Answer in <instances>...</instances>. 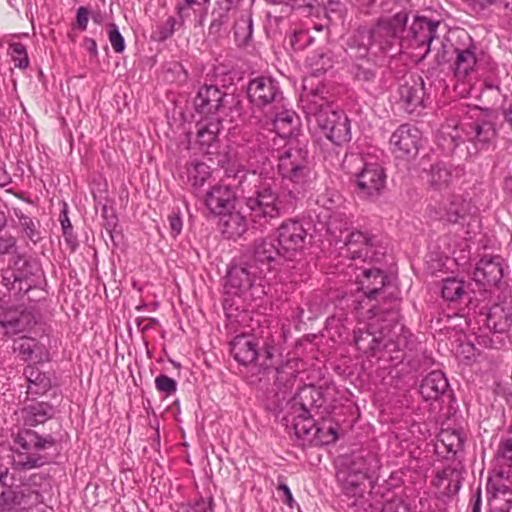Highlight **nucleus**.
Wrapping results in <instances>:
<instances>
[{
  "label": "nucleus",
  "instance_id": "nucleus-32",
  "mask_svg": "<svg viewBox=\"0 0 512 512\" xmlns=\"http://www.w3.org/2000/svg\"><path fill=\"white\" fill-rule=\"evenodd\" d=\"M324 136L335 145H342L351 140V126L347 115H340V121L328 127Z\"/></svg>",
  "mask_w": 512,
  "mask_h": 512
},
{
  "label": "nucleus",
  "instance_id": "nucleus-59",
  "mask_svg": "<svg viewBox=\"0 0 512 512\" xmlns=\"http://www.w3.org/2000/svg\"><path fill=\"white\" fill-rule=\"evenodd\" d=\"M171 230L178 235L182 230V220L178 215H172L169 217Z\"/></svg>",
  "mask_w": 512,
  "mask_h": 512
},
{
  "label": "nucleus",
  "instance_id": "nucleus-10",
  "mask_svg": "<svg viewBox=\"0 0 512 512\" xmlns=\"http://www.w3.org/2000/svg\"><path fill=\"white\" fill-rule=\"evenodd\" d=\"M400 103L406 112L412 114L425 107V84L421 76L404 77L399 87Z\"/></svg>",
  "mask_w": 512,
  "mask_h": 512
},
{
  "label": "nucleus",
  "instance_id": "nucleus-26",
  "mask_svg": "<svg viewBox=\"0 0 512 512\" xmlns=\"http://www.w3.org/2000/svg\"><path fill=\"white\" fill-rule=\"evenodd\" d=\"M24 422L28 426L42 424L54 415V408L48 402H37L23 409Z\"/></svg>",
  "mask_w": 512,
  "mask_h": 512
},
{
  "label": "nucleus",
  "instance_id": "nucleus-22",
  "mask_svg": "<svg viewBox=\"0 0 512 512\" xmlns=\"http://www.w3.org/2000/svg\"><path fill=\"white\" fill-rule=\"evenodd\" d=\"M486 326L496 333H504L512 325V310L508 304H495L486 315Z\"/></svg>",
  "mask_w": 512,
  "mask_h": 512
},
{
  "label": "nucleus",
  "instance_id": "nucleus-8",
  "mask_svg": "<svg viewBox=\"0 0 512 512\" xmlns=\"http://www.w3.org/2000/svg\"><path fill=\"white\" fill-rule=\"evenodd\" d=\"M421 133L409 124L398 127L390 137V145L397 158H414L418 154Z\"/></svg>",
  "mask_w": 512,
  "mask_h": 512
},
{
  "label": "nucleus",
  "instance_id": "nucleus-42",
  "mask_svg": "<svg viewBox=\"0 0 512 512\" xmlns=\"http://www.w3.org/2000/svg\"><path fill=\"white\" fill-rule=\"evenodd\" d=\"M442 21L427 16L416 15L410 26V32H436Z\"/></svg>",
  "mask_w": 512,
  "mask_h": 512
},
{
  "label": "nucleus",
  "instance_id": "nucleus-63",
  "mask_svg": "<svg viewBox=\"0 0 512 512\" xmlns=\"http://www.w3.org/2000/svg\"><path fill=\"white\" fill-rule=\"evenodd\" d=\"M65 237V240L66 242L68 243V245L72 248V249H75L76 246H77V239L76 237L73 235L72 233V230H68V234L67 235H64Z\"/></svg>",
  "mask_w": 512,
  "mask_h": 512
},
{
  "label": "nucleus",
  "instance_id": "nucleus-20",
  "mask_svg": "<svg viewBox=\"0 0 512 512\" xmlns=\"http://www.w3.org/2000/svg\"><path fill=\"white\" fill-rule=\"evenodd\" d=\"M386 275L379 269H360V274L356 275V280L361 290L368 298H375L380 290L385 286Z\"/></svg>",
  "mask_w": 512,
  "mask_h": 512
},
{
  "label": "nucleus",
  "instance_id": "nucleus-17",
  "mask_svg": "<svg viewBox=\"0 0 512 512\" xmlns=\"http://www.w3.org/2000/svg\"><path fill=\"white\" fill-rule=\"evenodd\" d=\"M230 351L234 359L241 365L254 363L259 354L255 339L245 334L238 335L232 340Z\"/></svg>",
  "mask_w": 512,
  "mask_h": 512
},
{
  "label": "nucleus",
  "instance_id": "nucleus-44",
  "mask_svg": "<svg viewBox=\"0 0 512 512\" xmlns=\"http://www.w3.org/2000/svg\"><path fill=\"white\" fill-rule=\"evenodd\" d=\"M496 459L501 465L512 466V438L500 442Z\"/></svg>",
  "mask_w": 512,
  "mask_h": 512
},
{
  "label": "nucleus",
  "instance_id": "nucleus-28",
  "mask_svg": "<svg viewBox=\"0 0 512 512\" xmlns=\"http://www.w3.org/2000/svg\"><path fill=\"white\" fill-rule=\"evenodd\" d=\"M468 135L470 140L473 141L476 146L480 149H484L495 139L496 131L490 122H474L470 126Z\"/></svg>",
  "mask_w": 512,
  "mask_h": 512
},
{
  "label": "nucleus",
  "instance_id": "nucleus-23",
  "mask_svg": "<svg viewBox=\"0 0 512 512\" xmlns=\"http://www.w3.org/2000/svg\"><path fill=\"white\" fill-rule=\"evenodd\" d=\"M273 135L262 132H245L243 135V144L241 145V154H245L249 159L257 158L258 155L264 154L270 148L269 137Z\"/></svg>",
  "mask_w": 512,
  "mask_h": 512
},
{
  "label": "nucleus",
  "instance_id": "nucleus-62",
  "mask_svg": "<svg viewBox=\"0 0 512 512\" xmlns=\"http://www.w3.org/2000/svg\"><path fill=\"white\" fill-rule=\"evenodd\" d=\"M475 502L472 507V512H481V489L477 488L476 494H475Z\"/></svg>",
  "mask_w": 512,
  "mask_h": 512
},
{
  "label": "nucleus",
  "instance_id": "nucleus-48",
  "mask_svg": "<svg viewBox=\"0 0 512 512\" xmlns=\"http://www.w3.org/2000/svg\"><path fill=\"white\" fill-rule=\"evenodd\" d=\"M155 386L158 391L166 393L167 395L173 394L177 389L176 381L163 374L156 377Z\"/></svg>",
  "mask_w": 512,
  "mask_h": 512
},
{
  "label": "nucleus",
  "instance_id": "nucleus-27",
  "mask_svg": "<svg viewBox=\"0 0 512 512\" xmlns=\"http://www.w3.org/2000/svg\"><path fill=\"white\" fill-rule=\"evenodd\" d=\"M220 126L221 122L218 117L197 123V142L202 149H208L217 140Z\"/></svg>",
  "mask_w": 512,
  "mask_h": 512
},
{
  "label": "nucleus",
  "instance_id": "nucleus-50",
  "mask_svg": "<svg viewBox=\"0 0 512 512\" xmlns=\"http://www.w3.org/2000/svg\"><path fill=\"white\" fill-rule=\"evenodd\" d=\"M442 442L447 447L449 452L456 454L463 448V440L458 434H443Z\"/></svg>",
  "mask_w": 512,
  "mask_h": 512
},
{
  "label": "nucleus",
  "instance_id": "nucleus-7",
  "mask_svg": "<svg viewBox=\"0 0 512 512\" xmlns=\"http://www.w3.org/2000/svg\"><path fill=\"white\" fill-rule=\"evenodd\" d=\"M355 176L357 193L361 197L376 198L385 187L386 175L378 163H364Z\"/></svg>",
  "mask_w": 512,
  "mask_h": 512
},
{
  "label": "nucleus",
  "instance_id": "nucleus-16",
  "mask_svg": "<svg viewBox=\"0 0 512 512\" xmlns=\"http://www.w3.org/2000/svg\"><path fill=\"white\" fill-rule=\"evenodd\" d=\"M224 97L225 94L216 86H204L199 89L194 99L195 109L201 114L214 115L221 108Z\"/></svg>",
  "mask_w": 512,
  "mask_h": 512
},
{
  "label": "nucleus",
  "instance_id": "nucleus-56",
  "mask_svg": "<svg viewBox=\"0 0 512 512\" xmlns=\"http://www.w3.org/2000/svg\"><path fill=\"white\" fill-rule=\"evenodd\" d=\"M212 16H213V19L211 20V23H210V30L221 29V26L225 22H227V19H228L227 15L223 14V13H218L217 15H215V13L213 12Z\"/></svg>",
  "mask_w": 512,
  "mask_h": 512
},
{
  "label": "nucleus",
  "instance_id": "nucleus-47",
  "mask_svg": "<svg viewBox=\"0 0 512 512\" xmlns=\"http://www.w3.org/2000/svg\"><path fill=\"white\" fill-rule=\"evenodd\" d=\"M326 16L330 24L342 21L343 4L338 0H329L325 6Z\"/></svg>",
  "mask_w": 512,
  "mask_h": 512
},
{
  "label": "nucleus",
  "instance_id": "nucleus-60",
  "mask_svg": "<svg viewBox=\"0 0 512 512\" xmlns=\"http://www.w3.org/2000/svg\"><path fill=\"white\" fill-rule=\"evenodd\" d=\"M278 490H281L284 493V495L286 496V501H285L286 504L288 506L292 507V503L294 502V499H293L291 490L288 487V485H286L285 483H280L278 486Z\"/></svg>",
  "mask_w": 512,
  "mask_h": 512
},
{
  "label": "nucleus",
  "instance_id": "nucleus-6",
  "mask_svg": "<svg viewBox=\"0 0 512 512\" xmlns=\"http://www.w3.org/2000/svg\"><path fill=\"white\" fill-rule=\"evenodd\" d=\"M307 231L299 221H288L281 224L278 229L277 244L282 258L294 260L301 255L307 244Z\"/></svg>",
  "mask_w": 512,
  "mask_h": 512
},
{
  "label": "nucleus",
  "instance_id": "nucleus-1",
  "mask_svg": "<svg viewBox=\"0 0 512 512\" xmlns=\"http://www.w3.org/2000/svg\"><path fill=\"white\" fill-rule=\"evenodd\" d=\"M225 170V176L235 183L215 185L205 194L204 203L210 213L221 216L234 209L236 194L231 186L242 188L245 182L252 184L254 190L245 196V206L251 221L265 227L272 220L284 214L290 205L279 195V181L273 176L249 173L236 160H219Z\"/></svg>",
  "mask_w": 512,
  "mask_h": 512
},
{
  "label": "nucleus",
  "instance_id": "nucleus-58",
  "mask_svg": "<svg viewBox=\"0 0 512 512\" xmlns=\"http://www.w3.org/2000/svg\"><path fill=\"white\" fill-rule=\"evenodd\" d=\"M50 387L40 388L39 383L28 384L27 394L30 396H39L45 394Z\"/></svg>",
  "mask_w": 512,
  "mask_h": 512
},
{
  "label": "nucleus",
  "instance_id": "nucleus-24",
  "mask_svg": "<svg viewBox=\"0 0 512 512\" xmlns=\"http://www.w3.org/2000/svg\"><path fill=\"white\" fill-rule=\"evenodd\" d=\"M13 350L18 352L25 361L40 362L47 356V351L43 345H40L33 338L24 336L14 341Z\"/></svg>",
  "mask_w": 512,
  "mask_h": 512
},
{
  "label": "nucleus",
  "instance_id": "nucleus-15",
  "mask_svg": "<svg viewBox=\"0 0 512 512\" xmlns=\"http://www.w3.org/2000/svg\"><path fill=\"white\" fill-rule=\"evenodd\" d=\"M294 416L292 420V427L294 434L297 438L307 439L313 441L321 432V428L317 427L312 419L309 411L303 404L294 405Z\"/></svg>",
  "mask_w": 512,
  "mask_h": 512
},
{
  "label": "nucleus",
  "instance_id": "nucleus-39",
  "mask_svg": "<svg viewBox=\"0 0 512 512\" xmlns=\"http://www.w3.org/2000/svg\"><path fill=\"white\" fill-rule=\"evenodd\" d=\"M0 512H27L21 507V496L12 490L0 494Z\"/></svg>",
  "mask_w": 512,
  "mask_h": 512
},
{
  "label": "nucleus",
  "instance_id": "nucleus-57",
  "mask_svg": "<svg viewBox=\"0 0 512 512\" xmlns=\"http://www.w3.org/2000/svg\"><path fill=\"white\" fill-rule=\"evenodd\" d=\"M236 26L239 28V29H247L248 32H252L253 30V22H252V18L250 15H244L242 16L237 22H236Z\"/></svg>",
  "mask_w": 512,
  "mask_h": 512
},
{
  "label": "nucleus",
  "instance_id": "nucleus-31",
  "mask_svg": "<svg viewBox=\"0 0 512 512\" xmlns=\"http://www.w3.org/2000/svg\"><path fill=\"white\" fill-rule=\"evenodd\" d=\"M299 125L295 112L285 110L278 113L274 119V128L281 137H291Z\"/></svg>",
  "mask_w": 512,
  "mask_h": 512
},
{
  "label": "nucleus",
  "instance_id": "nucleus-45",
  "mask_svg": "<svg viewBox=\"0 0 512 512\" xmlns=\"http://www.w3.org/2000/svg\"><path fill=\"white\" fill-rule=\"evenodd\" d=\"M24 375L28 384L39 383L40 388L42 387V389L45 387H51L50 379L34 366H27L24 370Z\"/></svg>",
  "mask_w": 512,
  "mask_h": 512
},
{
  "label": "nucleus",
  "instance_id": "nucleus-52",
  "mask_svg": "<svg viewBox=\"0 0 512 512\" xmlns=\"http://www.w3.org/2000/svg\"><path fill=\"white\" fill-rule=\"evenodd\" d=\"M380 512H410V508L403 501H391L385 503Z\"/></svg>",
  "mask_w": 512,
  "mask_h": 512
},
{
  "label": "nucleus",
  "instance_id": "nucleus-29",
  "mask_svg": "<svg viewBox=\"0 0 512 512\" xmlns=\"http://www.w3.org/2000/svg\"><path fill=\"white\" fill-rule=\"evenodd\" d=\"M456 59L454 62V74L457 78H465L470 72L474 70L476 65V56L471 48L455 49Z\"/></svg>",
  "mask_w": 512,
  "mask_h": 512
},
{
  "label": "nucleus",
  "instance_id": "nucleus-49",
  "mask_svg": "<svg viewBox=\"0 0 512 512\" xmlns=\"http://www.w3.org/2000/svg\"><path fill=\"white\" fill-rule=\"evenodd\" d=\"M18 219H19V224L22 227V229L24 230V232L26 233V235L32 241L36 242L40 237L37 232L36 224L34 223V221L30 217L23 215V214L21 216H19Z\"/></svg>",
  "mask_w": 512,
  "mask_h": 512
},
{
  "label": "nucleus",
  "instance_id": "nucleus-37",
  "mask_svg": "<svg viewBox=\"0 0 512 512\" xmlns=\"http://www.w3.org/2000/svg\"><path fill=\"white\" fill-rule=\"evenodd\" d=\"M407 14L400 12L392 17H382L377 21L376 27L387 32H402L407 24Z\"/></svg>",
  "mask_w": 512,
  "mask_h": 512
},
{
  "label": "nucleus",
  "instance_id": "nucleus-12",
  "mask_svg": "<svg viewBox=\"0 0 512 512\" xmlns=\"http://www.w3.org/2000/svg\"><path fill=\"white\" fill-rule=\"evenodd\" d=\"M503 276L502 258L485 255L477 263L474 270V280L482 286H495Z\"/></svg>",
  "mask_w": 512,
  "mask_h": 512
},
{
  "label": "nucleus",
  "instance_id": "nucleus-51",
  "mask_svg": "<svg viewBox=\"0 0 512 512\" xmlns=\"http://www.w3.org/2000/svg\"><path fill=\"white\" fill-rule=\"evenodd\" d=\"M89 18V9L84 6L79 7L76 14V28L80 30H85L87 28Z\"/></svg>",
  "mask_w": 512,
  "mask_h": 512
},
{
  "label": "nucleus",
  "instance_id": "nucleus-4",
  "mask_svg": "<svg viewBox=\"0 0 512 512\" xmlns=\"http://www.w3.org/2000/svg\"><path fill=\"white\" fill-rule=\"evenodd\" d=\"M301 103L309 122L314 121L323 134H326L328 127L334 126L340 121V115H346L341 110L333 109L331 103L324 96L323 88L304 87L301 96Z\"/></svg>",
  "mask_w": 512,
  "mask_h": 512
},
{
  "label": "nucleus",
  "instance_id": "nucleus-9",
  "mask_svg": "<svg viewBox=\"0 0 512 512\" xmlns=\"http://www.w3.org/2000/svg\"><path fill=\"white\" fill-rule=\"evenodd\" d=\"M242 257L249 262H254L258 268H264L262 271L267 274L271 269V263L282 258V253L276 239L264 238L255 240Z\"/></svg>",
  "mask_w": 512,
  "mask_h": 512
},
{
  "label": "nucleus",
  "instance_id": "nucleus-38",
  "mask_svg": "<svg viewBox=\"0 0 512 512\" xmlns=\"http://www.w3.org/2000/svg\"><path fill=\"white\" fill-rule=\"evenodd\" d=\"M310 74L313 77H320L330 68H332V61L327 54H313L307 58Z\"/></svg>",
  "mask_w": 512,
  "mask_h": 512
},
{
  "label": "nucleus",
  "instance_id": "nucleus-18",
  "mask_svg": "<svg viewBox=\"0 0 512 512\" xmlns=\"http://www.w3.org/2000/svg\"><path fill=\"white\" fill-rule=\"evenodd\" d=\"M449 388L445 374L439 370L430 372L421 382L419 392L424 400H438Z\"/></svg>",
  "mask_w": 512,
  "mask_h": 512
},
{
  "label": "nucleus",
  "instance_id": "nucleus-55",
  "mask_svg": "<svg viewBox=\"0 0 512 512\" xmlns=\"http://www.w3.org/2000/svg\"><path fill=\"white\" fill-rule=\"evenodd\" d=\"M110 43L117 53H121L125 49V42L122 34H109Z\"/></svg>",
  "mask_w": 512,
  "mask_h": 512
},
{
  "label": "nucleus",
  "instance_id": "nucleus-11",
  "mask_svg": "<svg viewBox=\"0 0 512 512\" xmlns=\"http://www.w3.org/2000/svg\"><path fill=\"white\" fill-rule=\"evenodd\" d=\"M247 94L256 106H266L282 98L279 85L270 77H258L249 82Z\"/></svg>",
  "mask_w": 512,
  "mask_h": 512
},
{
  "label": "nucleus",
  "instance_id": "nucleus-30",
  "mask_svg": "<svg viewBox=\"0 0 512 512\" xmlns=\"http://www.w3.org/2000/svg\"><path fill=\"white\" fill-rule=\"evenodd\" d=\"M211 170L203 162H192L187 167V179L194 193H198L205 182L210 178Z\"/></svg>",
  "mask_w": 512,
  "mask_h": 512
},
{
  "label": "nucleus",
  "instance_id": "nucleus-54",
  "mask_svg": "<svg viewBox=\"0 0 512 512\" xmlns=\"http://www.w3.org/2000/svg\"><path fill=\"white\" fill-rule=\"evenodd\" d=\"M353 73L356 79L365 82L371 81L375 76L373 71L365 69L361 66H355Z\"/></svg>",
  "mask_w": 512,
  "mask_h": 512
},
{
  "label": "nucleus",
  "instance_id": "nucleus-46",
  "mask_svg": "<svg viewBox=\"0 0 512 512\" xmlns=\"http://www.w3.org/2000/svg\"><path fill=\"white\" fill-rule=\"evenodd\" d=\"M177 512H213V499L200 498L192 504L183 506Z\"/></svg>",
  "mask_w": 512,
  "mask_h": 512
},
{
  "label": "nucleus",
  "instance_id": "nucleus-21",
  "mask_svg": "<svg viewBox=\"0 0 512 512\" xmlns=\"http://www.w3.org/2000/svg\"><path fill=\"white\" fill-rule=\"evenodd\" d=\"M35 323V316L29 311L5 315L0 319V325L5 329V333L8 336L28 332Z\"/></svg>",
  "mask_w": 512,
  "mask_h": 512
},
{
  "label": "nucleus",
  "instance_id": "nucleus-25",
  "mask_svg": "<svg viewBox=\"0 0 512 512\" xmlns=\"http://www.w3.org/2000/svg\"><path fill=\"white\" fill-rule=\"evenodd\" d=\"M220 217L221 231L226 238L236 239L246 232L247 221L239 211L233 209Z\"/></svg>",
  "mask_w": 512,
  "mask_h": 512
},
{
  "label": "nucleus",
  "instance_id": "nucleus-3",
  "mask_svg": "<svg viewBox=\"0 0 512 512\" xmlns=\"http://www.w3.org/2000/svg\"><path fill=\"white\" fill-rule=\"evenodd\" d=\"M278 172L283 179L304 188L312 180V169L306 144L290 139L278 155Z\"/></svg>",
  "mask_w": 512,
  "mask_h": 512
},
{
  "label": "nucleus",
  "instance_id": "nucleus-40",
  "mask_svg": "<svg viewBox=\"0 0 512 512\" xmlns=\"http://www.w3.org/2000/svg\"><path fill=\"white\" fill-rule=\"evenodd\" d=\"M184 1H185V5L187 7H182V6L179 7L177 16L171 17L169 19L170 30H171L170 32H175L180 29H186L184 18L188 17L190 14L189 8L194 4L201 5L203 3L208 2L209 0H184Z\"/></svg>",
  "mask_w": 512,
  "mask_h": 512
},
{
  "label": "nucleus",
  "instance_id": "nucleus-41",
  "mask_svg": "<svg viewBox=\"0 0 512 512\" xmlns=\"http://www.w3.org/2000/svg\"><path fill=\"white\" fill-rule=\"evenodd\" d=\"M3 283L7 287L11 284L12 288L18 289L19 292H28L33 285V281H29L28 274L20 271L12 272L9 276H3Z\"/></svg>",
  "mask_w": 512,
  "mask_h": 512
},
{
  "label": "nucleus",
  "instance_id": "nucleus-13",
  "mask_svg": "<svg viewBox=\"0 0 512 512\" xmlns=\"http://www.w3.org/2000/svg\"><path fill=\"white\" fill-rule=\"evenodd\" d=\"M373 239L361 231H351L343 239L342 243L346 247L347 256L351 260H361L363 262L373 258Z\"/></svg>",
  "mask_w": 512,
  "mask_h": 512
},
{
  "label": "nucleus",
  "instance_id": "nucleus-35",
  "mask_svg": "<svg viewBox=\"0 0 512 512\" xmlns=\"http://www.w3.org/2000/svg\"><path fill=\"white\" fill-rule=\"evenodd\" d=\"M442 297L448 302H457L465 294V282L455 277H449L442 281Z\"/></svg>",
  "mask_w": 512,
  "mask_h": 512
},
{
  "label": "nucleus",
  "instance_id": "nucleus-14",
  "mask_svg": "<svg viewBox=\"0 0 512 512\" xmlns=\"http://www.w3.org/2000/svg\"><path fill=\"white\" fill-rule=\"evenodd\" d=\"M374 324L370 323L366 328H359L354 331V342L357 349L364 354L371 356L378 351L388 347V340L383 330L377 334L373 329Z\"/></svg>",
  "mask_w": 512,
  "mask_h": 512
},
{
  "label": "nucleus",
  "instance_id": "nucleus-5",
  "mask_svg": "<svg viewBox=\"0 0 512 512\" xmlns=\"http://www.w3.org/2000/svg\"><path fill=\"white\" fill-rule=\"evenodd\" d=\"M15 443L26 452L17 453L18 459L14 461V467L19 470H31L42 467L49 460L46 455L29 451H41L51 448L55 445L56 440L51 435L41 436L33 430H24L16 436Z\"/></svg>",
  "mask_w": 512,
  "mask_h": 512
},
{
  "label": "nucleus",
  "instance_id": "nucleus-43",
  "mask_svg": "<svg viewBox=\"0 0 512 512\" xmlns=\"http://www.w3.org/2000/svg\"><path fill=\"white\" fill-rule=\"evenodd\" d=\"M9 53L15 64V67L25 69L29 65V58L26 48L23 44L14 42L9 45Z\"/></svg>",
  "mask_w": 512,
  "mask_h": 512
},
{
  "label": "nucleus",
  "instance_id": "nucleus-53",
  "mask_svg": "<svg viewBox=\"0 0 512 512\" xmlns=\"http://www.w3.org/2000/svg\"><path fill=\"white\" fill-rule=\"evenodd\" d=\"M102 217L105 219L104 226H105L107 232L110 234L111 238H113L112 231L117 223L116 216L114 215L113 212H111L109 214L108 208L104 206L102 209Z\"/></svg>",
  "mask_w": 512,
  "mask_h": 512
},
{
  "label": "nucleus",
  "instance_id": "nucleus-36",
  "mask_svg": "<svg viewBox=\"0 0 512 512\" xmlns=\"http://www.w3.org/2000/svg\"><path fill=\"white\" fill-rule=\"evenodd\" d=\"M367 483L368 478L365 472H349L344 480V489L350 496H362Z\"/></svg>",
  "mask_w": 512,
  "mask_h": 512
},
{
  "label": "nucleus",
  "instance_id": "nucleus-2",
  "mask_svg": "<svg viewBox=\"0 0 512 512\" xmlns=\"http://www.w3.org/2000/svg\"><path fill=\"white\" fill-rule=\"evenodd\" d=\"M254 262L241 256L240 261L231 266L227 273L226 288L228 293L244 299H259L266 292V273Z\"/></svg>",
  "mask_w": 512,
  "mask_h": 512
},
{
  "label": "nucleus",
  "instance_id": "nucleus-34",
  "mask_svg": "<svg viewBox=\"0 0 512 512\" xmlns=\"http://www.w3.org/2000/svg\"><path fill=\"white\" fill-rule=\"evenodd\" d=\"M350 224V219L345 213L334 212L329 217L327 223V231L335 238V241L338 243L344 238L343 233L349 231Z\"/></svg>",
  "mask_w": 512,
  "mask_h": 512
},
{
  "label": "nucleus",
  "instance_id": "nucleus-64",
  "mask_svg": "<svg viewBox=\"0 0 512 512\" xmlns=\"http://www.w3.org/2000/svg\"><path fill=\"white\" fill-rule=\"evenodd\" d=\"M90 17L97 24L103 23L106 19V15L102 14L99 11L90 12Z\"/></svg>",
  "mask_w": 512,
  "mask_h": 512
},
{
  "label": "nucleus",
  "instance_id": "nucleus-19",
  "mask_svg": "<svg viewBox=\"0 0 512 512\" xmlns=\"http://www.w3.org/2000/svg\"><path fill=\"white\" fill-rule=\"evenodd\" d=\"M441 209V218L450 223H460L470 213L471 204L462 195H451L442 203Z\"/></svg>",
  "mask_w": 512,
  "mask_h": 512
},
{
  "label": "nucleus",
  "instance_id": "nucleus-61",
  "mask_svg": "<svg viewBox=\"0 0 512 512\" xmlns=\"http://www.w3.org/2000/svg\"><path fill=\"white\" fill-rule=\"evenodd\" d=\"M284 368H285V367L283 366V367H281V368H277V369L275 370V372H276V380H275V382H276L277 384H279V385H280V384H282V383H287V382H289V381H291V380H293V379L295 378V376L293 375V372H291V373H290V379H285V380H284V379H283V377H282V374H283V372H284V371H283V370H284Z\"/></svg>",
  "mask_w": 512,
  "mask_h": 512
},
{
  "label": "nucleus",
  "instance_id": "nucleus-33",
  "mask_svg": "<svg viewBox=\"0 0 512 512\" xmlns=\"http://www.w3.org/2000/svg\"><path fill=\"white\" fill-rule=\"evenodd\" d=\"M452 181V170L445 163H436L431 166L429 184L435 190H442Z\"/></svg>",
  "mask_w": 512,
  "mask_h": 512
}]
</instances>
